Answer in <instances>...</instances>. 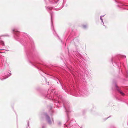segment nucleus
<instances>
[{
  "mask_svg": "<svg viewBox=\"0 0 128 128\" xmlns=\"http://www.w3.org/2000/svg\"><path fill=\"white\" fill-rule=\"evenodd\" d=\"M118 92L123 96H124L125 94L121 90H118Z\"/></svg>",
  "mask_w": 128,
  "mask_h": 128,
  "instance_id": "1",
  "label": "nucleus"
},
{
  "mask_svg": "<svg viewBox=\"0 0 128 128\" xmlns=\"http://www.w3.org/2000/svg\"><path fill=\"white\" fill-rule=\"evenodd\" d=\"M82 27L83 28H85L86 27V26L85 25H83L82 26Z\"/></svg>",
  "mask_w": 128,
  "mask_h": 128,
  "instance_id": "2",
  "label": "nucleus"
},
{
  "mask_svg": "<svg viewBox=\"0 0 128 128\" xmlns=\"http://www.w3.org/2000/svg\"><path fill=\"white\" fill-rule=\"evenodd\" d=\"M2 42V44L3 45H4V43L3 42Z\"/></svg>",
  "mask_w": 128,
  "mask_h": 128,
  "instance_id": "3",
  "label": "nucleus"
},
{
  "mask_svg": "<svg viewBox=\"0 0 128 128\" xmlns=\"http://www.w3.org/2000/svg\"><path fill=\"white\" fill-rule=\"evenodd\" d=\"M48 123H49V124H50V123H50V121H48Z\"/></svg>",
  "mask_w": 128,
  "mask_h": 128,
  "instance_id": "4",
  "label": "nucleus"
},
{
  "mask_svg": "<svg viewBox=\"0 0 128 128\" xmlns=\"http://www.w3.org/2000/svg\"><path fill=\"white\" fill-rule=\"evenodd\" d=\"M13 32H14V31L16 32V31H15L14 30H13Z\"/></svg>",
  "mask_w": 128,
  "mask_h": 128,
  "instance_id": "5",
  "label": "nucleus"
}]
</instances>
